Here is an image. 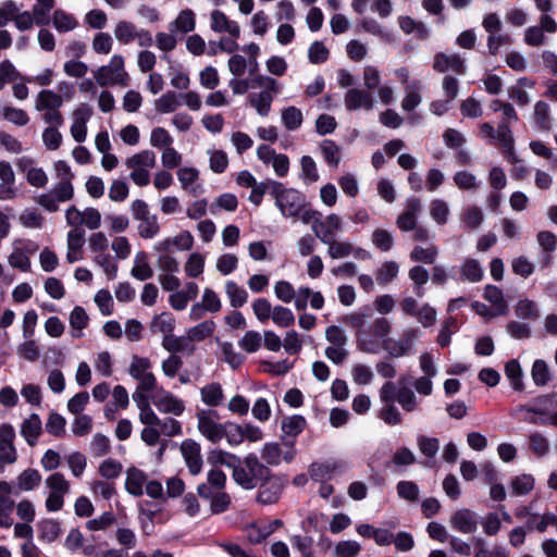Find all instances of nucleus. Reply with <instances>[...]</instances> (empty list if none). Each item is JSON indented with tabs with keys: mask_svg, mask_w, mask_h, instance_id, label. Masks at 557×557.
Returning <instances> with one entry per match:
<instances>
[{
	"mask_svg": "<svg viewBox=\"0 0 557 557\" xmlns=\"http://www.w3.org/2000/svg\"><path fill=\"white\" fill-rule=\"evenodd\" d=\"M45 484L49 490L45 500L47 510L50 512L61 510L64 505V496L70 492V482L65 479L64 474L54 472L45 480Z\"/></svg>",
	"mask_w": 557,
	"mask_h": 557,
	"instance_id": "obj_9",
	"label": "nucleus"
},
{
	"mask_svg": "<svg viewBox=\"0 0 557 557\" xmlns=\"http://www.w3.org/2000/svg\"><path fill=\"white\" fill-rule=\"evenodd\" d=\"M89 317L86 310L81 306H76L70 313V326L72 329V336L76 338L82 337V331L87 327Z\"/></svg>",
	"mask_w": 557,
	"mask_h": 557,
	"instance_id": "obj_51",
	"label": "nucleus"
},
{
	"mask_svg": "<svg viewBox=\"0 0 557 557\" xmlns=\"http://www.w3.org/2000/svg\"><path fill=\"white\" fill-rule=\"evenodd\" d=\"M21 435L26 443L34 447L42 432V422L37 413H32L21 424Z\"/></svg>",
	"mask_w": 557,
	"mask_h": 557,
	"instance_id": "obj_30",
	"label": "nucleus"
},
{
	"mask_svg": "<svg viewBox=\"0 0 557 557\" xmlns=\"http://www.w3.org/2000/svg\"><path fill=\"white\" fill-rule=\"evenodd\" d=\"M150 327L152 333L161 334L162 338H166L173 334L175 319L170 313H161L153 318Z\"/></svg>",
	"mask_w": 557,
	"mask_h": 557,
	"instance_id": "obj_50",
	"label": "nucleus"
},
{
	"mask_svg": "<svg viewBox=\"0 0 557 557\" xmlns=\"http://www.w3.org/2000/svg\"><path fill=\"white\" fill-rule=\"evenodd\" d=\"M201 400L211 407L220 406L224 400V393L221 384L210 383L200 389Z\"/></svg>",
	"mask_w": 557,
	"mask_h": 557,
	"instance_id": "obj_48",
	"label": "nucleus"
},
{
	"mask_svg": "<svg viewBox=\"0 0 557 557\" xmlns=\"http://www.w3.org/2000/svg\"><path fill=\"white\" fill-rule=\"evenodd\" d=\"M307 425L306 419L300 414L285 417L282 420L281 429L284 437H296Z\"/></svg>",
	"mask_w": 557,
	"mask_h": 557,
	"instance_id": "obj_46",
	"label": "nucleus"
},
{
	"mask_svg": "<svg viewBox=\"0 0 557 557\" xmlns=\"http://www.w3.org/2000/svg\"><path fill=\"white\" fill-rule=\"evenodd\" d=\"M320 150L321 153L327 164H330L333 168H337L341 160V147L331 139H324L320 144Z\"/></svg>",
	"mask_w": 557,
	"mask_h": 557,
	"instance_id": "obj_56",
	"label": "nucleus"
},
{
	"mask_svg": "<svg viewBox=\"0 0 557 557\" xmlns=\"http://www.w3.org/2000/svg\"><path fill=\"white\" fill-rule=\"evenodd\" d=\"M225 294L233 308L243 307L248 300V293L234 281L225 282Z\"/></svg>",
	"mask_w": 557,
	"mask_h": 557,
	"instance_id": "obj_52",
	"label": "nucleus"
},
{
	"mask_svg": "<svg viewBox=\"0 0 557 557\" xmlns=\"http://www.w3.org/2000/svg\"><path fill=\"white\" fill-rule=\"evenodd\" d=\"M52 24L60 33H67L78 26L76 17L63 10H55L52 15Z\"/></svg>",
	"mask_w": 557,
	"mask_h": 557,
	"instance_id": "obj_54",
	"label": "nucleus"
},
{
	"mask_svg": "<svg viewBox=\"0 0 557 557\" xmlns=\"http://www.w3.org/2000/svg\"><path fill=\"white\" fill-rule=\"evenodd\" d=\"M346 468L345 461L317 462L311 465L310 475L313 480L323 482L337 473H343Z\"/></svg>",
	"mask_w": 557,
	"mask_h": 557,
	"instance_id": "obj_26",
	"label": "nucleus"
},
{
	"mask_svg": "<svg viewBox=\"0 0 557 557\" xmlns=\"http://www.w3.org/2000/svg\"><path fill=\"white\" fill-rule=\"evenodd\" d=\"M15 430L9 424L0 425V460L4 463H14L17 458L14 447Z\"/></svg>",
	"mask_w": 557,
	"mask_h": 557,
	"instance_id": "obj_22",
	"label": "nucleus"
},
{
	"mask_svg": "<svg viewBox=\"0 0 557 557\" xmlns=\"http://www.w3.org/2000/svg\"><path fill=\"white\" fill-rule=\"evenodd\" d=\"M422 82L412 79L410 84L404 87V98L401 100V109L405 112H411L422 102Z\"/></svg>",
	"mask_w": 557,
	"mask_h": 557,
	"instance_id": "obj_28",
	"label": "nucleus"
},
{
	"mask_svg": "<svg viewBox=\"0 0 557 557\" xmlns=\"http://www.w3.org/2000/svg\"><path fill=\"white\" fill-rule=\"evenodd\" d=\"M274 532L273 523H252L246 528L247 540L259 544Z\"/></svg>",
	"mask_w": 557,
	"mask_h": 557,
	"instance_id": "obj_53",
	"label": "nucleus"
},
{
	"mask_svg": "<svg viewBox=\"0 0 557 557\" xmlns=\"http://www.w3.org/2000/svg\"><path fill=\"white\" fill-rule=\"evenodd\" d=\"M421 212V201L418 198H408L404 211L397 216L396 225L403 232L413 231Z\"/></svg>",
	"mask_w": 557,
	"mask_h": 557,
	"instance_id": "obj_21",
	"label": "nucleus"
},
{
	"mask_svg": "<svg viewBox=\"0 0 557 557\" xmlns=\"http://www.w3.org/2000/svg\"><path fill=\"white\" fill-rule=\"evenodd\" d=\"M396 400L406 412H412L419 408V401L414 392L407 386H403L397 391Z\"/></svg>",
	"mask_w": 557,
	"mask_h": 557,
	"instance_id": "obj_61",
	"label": "nucleus"
},
{
	"mask_svg": "<svg viewBox=\"0 0 557 557\" xmlns=\"http://www.w3.org/2000/svg\"><path fill=\"white\" fill-rule=\"evenodd\" d=\"M133 400L139 410V421L146 426H158L160 419L150 407L148 396L133 393Z\"/></svg>",
	"mask_w": 557,
	"mask_h": 557,
	"instance_id": "obj_31",
	"label": "nucleus"
},
{
	"mask_svg": "<svg viewBox=\"0 0 557 557\" xmlns=\"http://www.w3.org/2000/svg\"><path fill=\"white\" fill-rule=\"evenodd\" d=\"M513 311L516 317L523 321H535L540 318L536 302L528 298L520 299L516 304Z\"/></svg>",
	"mask_w": 557,
	"mask_h": 557,
	"instance_id": "obj_45",
	"label": "nucleus"
},
{
	"mask_svg": "<svg viewBox=\"0 0 557 557\" xmlns=\"http://www.w3.org/2000/svg\"><path fill=\"white\" fill-rule=\"evenodd\" d=\"M196 27V14L191 9L182 10L175 20L170 23L169 29L172 33L187 34Z\"/></svg>",
	"mask_w": 557,
	"mask_h": 557,
	"instance_id": "obj_33",
	"label": "nucleus"
},
{
	"mask_svg": "<svg viewBox=\"0 0 557 557\" xmlns=\"http://www.w3.org/2000/svg\"><path fill=\"white\" fill-rule=\"evenodd\" d=\"M253 85L261 90L250 94L248 103L260 116H268L274 98L281 92V84L269 75L256 74Z\"/></svg>",
	"mask_w": 557,
	"mask_h": 557,
	"instance_id": "obj_1",
	"label": "nucleus"
},
{
	"mask_svg": "<svg viewBox=\"0 0 557 557\" xmlns=\"http://www.w3.org/2000/svg\"><path fill=\"white\" fill-rule=\"evenodd\" d=\"M392 332V323L388 319L380 317L367 325L364 331L366 342H359L357 349L367 354H376L380 349L385 350V345H391L388 338Z\"/></svg>",
	"mask_w": 557,
	"mask_h": 557,
	"instance_id": "obj_2",
	"label": "nucleus"
},
{
	"mask_svg": "<svg viewBox=\"0 0 557 557\" xmlns=\"http://www.w3.org/2000/svg\"><path fill=\"white\" fill-rule=\"evenodd\" d=\"M557 32V22L548 14L540 17L539 25L530 26L524 30V42L531 47H540L546 44L545 33Z\"/></svg>",
	"mask_w": 557,
	"mask_h": 557,
	"instance_id": "obj_12",
	"label": "nucleus"
},
{
	"mask_svg": "<svg viewBox=\"0 0 557 557\" xmlns=\"http://www.w3.org/2000/svg\"><path fill=\"white\" fill-rule=\"evenodd\" d=\"M535 485V479L531 474H519L511 480V493L516 496L527 495L531 493Z\"/></svg>",
	"mask_w": 557,
	"mask_h": 557,
	"instance_id": "obj_59",
	"label": "nucleus"
},
{
	"mask_svg": "<svg viewBox=\"0 0 557 557\" xmlns=\"http://www.w3.org/2000/svg\"><path fill=\"white\" fill-rule=\"evenodd\" d=\"M398 25L405 34H414L419 39H426L429 37V29L421 21L404 15L398 17Z\"/></svg>",
	"mask_w": 557,
	"mask_h": 557,
	"instance_id": "obj_43",
	"label": "nucleus"
},
{
	"mask_svg": "<svg viewBox=\"0 0 557 557\" xmlns=\"http://www.w3.org/2000/svg\"><path fill=\"white\" fill-rule=\"evenodd\" d=\"M281 119L288 131H295L302 124L304 116L300 109L292 106L282 110Z\"/></svg>",
	"mask_w": 557,
	"mask_h": 557,
	"instance_id": "obj_63",
	"label": "nucleus"
},
{
	"mask_svg": "<svg viewBox=\"0 0 557 557\" xmlns=\"http://www.w3.org/2000/svg\"><path fill=\"white\" fill-rule=\"evenodd\" d=\"M449 522L453 529L463 534H472L478 529L476 515L470 509L457 510L450 517Z\"/></svg>",
	"mask_w": 557,
	"mask_h": 557,
	"instance_id": "obj_24",
	"label": "nucleus"
},
{
	"mask_svg": "<svg viewBox=\"0 0 557 557\" xmlns=\"http://www.w3.org/2000/svg\"><path fill=\"white\" fill-rule=\"evenodd\" d=\"M92 110L86 104H78L72 112L70 133L76 143H84L87 138V123L91 119Z\"/></svg>",
	"mask_w": 557,
	"mask_h": 557,
	"instance_id": "obj_14",
	"label": "nucleus"
},
{
	"mask_svg": "<svg viewBox=\"0 0 557 557\" xmlns=\"http://www.w3.org/2000/svg\"><path fill=\"white\" fill-rule=\"evenodd\" d=\"M268 473V468L255 455L250 454L239 460L232 475L239 486L245 490H252L262 479L267 478Z\"/></svg>",
	"mask_w": 557,
	"mask_h": 557,
	"instance_id": "obj_3",
	"label": "nucleus"
},
{
	"mask_svg": "<svg viewBox=\"0 0 557 557\" xmlns=\"http://www.w3.org/2000/svg\"><path fill=\"white\" fill-rule=\"evenodd\" d=\"M283 491V482L280 478H267L259 487L257 500L263 505H271L278 500Z\"/></svg>",
	"mask_w": 557,
	"mask_h": 557,
	"instance_id": "obj_25",
	"label": "nucleus"
},
{
	"mask_svg": "<svg viewBox=\"0 0 557 557\" xmlns=\"http://www.w3.org/2000/svg\"><path fill=\"white\" fill-rule=\"evenodd\" d=\"M131 211L138 224V235L145 239L156 237L160 232L158 218L150 213L147 202L141 199H135L131 203Z\"/></svg>",
	"mask_w": 557,
	"mask_h": 557,
	"instance_id": "obj_8",
	"label": "nucleus"
},
{
	"mask_svg": "<svg viewBox=\"0 0 557 557\" xmlns=\"http://www.w3.org/2000/svg\"><path fill=\"white\" fill-rule=\"evenodd\" d=\"M344 104L347 111H357L360 109L371 111L374 108L375 100L368 90L350 88L344 96Z\"/></svg>",
	"mask_w": 557,
	"mask_h": 557,
	"instance_id": "obj_19",
	"label": "nucleus"
},
{
	"mask_svg": "<svg viewBox=\"0 0 557 557\" xmlns=\"http://www.w3.org/2000/svg\"><path fill=\"white\" fill-rule=\"evenodd\" d=\"M138 27L129 21H119L114 27V37L122 45H128L135 40Z\"/></svg>",
	"mask_w": 557,
	"mask_h": 557,
	"instance_id": "obj_47",
	"label": "nucleus"
},
{
	"mask_svg": "<svg viewBox=\"0 0 557 557\" xmlns=\"http://www.w3.org/2000/svg\"><path fill=\"white\" fill-rule=\"evenodd\" d=\"M162 347L172 355L177 352L193 354L195 346L191 344L188 335L186 336H174L173 334L166 338H162Z\"/></svg>",
	"mask_w": 557,
	"mask_h": 557,
	"instance_id": "obj_38",
	"label": "nucleus"
},
{
	"mask_svg": "<svg viewBox=\"0 0 557 557\" xmlns=\"http://www.w3.org/2000/svg\"><path fill=\"white\" fill-rule=\"evenodd\" d=\"M398 272L399 265L397 262L392 260L385 261L377 268L375 272L376 282L380 285L385 286L397 277Z\"/></svg>",
	"mask_w": 557,
	"mask_h": 557,
	"instance_id": "obj_57",
	"label": "nucleus"
},
{
	"mask_svg": "<svg viewBox=\"0 0 557 557\" xmlns=\"http://www.w3.org/2000/svg\"><path fill=\"white\" fill-rule=\"evenodd\" d=\"M94 78L100 87L127 86L129 75L125 70L123 55L113 54L108 64L101 65L94 71Z\"/></svg>",
	"mask_w": 557,
	"mask_h": 557,
	"instance_id": "obj_4",
	"label": "nucleus"
},
{
	"mask_svg": "<svg viewBox=\"0 0 557 557\" xmlns=\"http://www.w3.org/2000/svg\"><path fill=\"white\" fill-rule=\"evenodd\" d=\"M294 454L292 451H287L285 454L282 453L281 446L277 443H267L261 450V458L271 466H277L283 460L286 462L292 461Z\"/></svg>",
	"mask_w": 557,
	"mask_h": 557,
	"instance_id": "obj_35",
	"label": "nucleus"
},
{
	"mask_svg": "<svg viewBox=\"0 0 557 557\" xmlns=\"http://www.w3.org/2000/svg\"><path fill=\"white\" fill-rule=\"evenodd\" d=\"M41 479L38 470L28 468L16 476L15 485L20 492H30L40 485Z\"/></svg>",
	"mask_w": 557,
	"mask_h": 557,
	"instance_id": "obj_40",
	"label": "nucleus"
},
{
	"mask_svg": "<svg viewBox=\"0 0 557 557\" xmlns=\"http://www.w3.org/2000/svg\"><path fill=\"white\" fill-rule=\"evenodd\" d=\"M345 322L355 332L356 346L359 344V342H366V339L362 338V336L366 337L364 331L368 325L367 324V314L361 313V312L350 313L345 318Z\"/></svg>",
	"mask_w": 557,
	"mask_h": 557,
	"instance_id": "obj_55",
	"label": "nucleus"
},
{
	"mask_svg": "<svg viewBox=\"0 0 557 557\" xmlns=\"http://www.w3.org/2000/svg\"><path fill=\"white\" fill-rule=\"evenodd\" d=\"M271 320L280 327H290L294 325L296 318L289 308L276 305L273 307Z\"/></svg>",
	"mask_w": 557,
	"mask_h": 557,
	"instance_id": "obj_62",
	"label": "nucleus"
},
{
	"mask_svg": "<svg viewBox=\"0 0 557 557\" xmlns=\"http://www.w3.org/2000/svg\"><path fill=\"white\" fill-rule=\"evenodd\" d=\"M430 215L432 220L438 224L444 225L448 222L450 209L448 203L443 199H433L429 206Z\"/></svg>",
	"mask_w": 557,
	"mask_h": 557,
	"instance_id": "obj_58",
	"label": "nucleus"
},
{
	"mask_svg": "<svg viewBox=\"0 0 557 557\" xmlns=\"http://www.w3.org/2000/svg\"><path fill=\"white\" fill-rule=\"evenodd\" d=\"M371 242L379 250L387 252L394 246V236L388 230L375 228L371 234Z\"/></svg>",
	"mask_w": 557,
	"mask_h": 557,
	"instance_id": "obj_64",
	"label": "nucleus"
},
{
	"mask_svg": "<svg viewBox=\"0 0 557 557\" xmlns=\"http://www.w3.org/2000/svg\"><path fill=\"white\" fill-rule=\"evenodd\" d=\"M270 194L284 216L294 218L300 213L305 197L294 188H285L281 183L271 181Z\"/></svg>",
	"mask_w": 557,
	"mask_h": 557,
	"instance_id": "obj_5",
	"label": "nucleus"
},
{
	"mask_svg": "<svg viewBox=\"0 0 557 557\" xmlns=\"http://www.w3.org/2000/svg\"><path fill=\"white\" fill-rule=\"evenodd\" d=\"M534 122L541 131H549L552 127L550 108L545 101H537L534 106Z\"/></svg>",
	"mask_w": 557,
	"mask_h": 557,
	"instance_id": "obj_60",
	"label": "nucleus"
},
{
	"mask_svg": "<svg viewBox=\"0 0 557 557\" xmlns=\"http://www.w3.org/2000/svg\"><path fill=\"white\" fill-rule=\"evenodd\" d=\"M210 28L216 34H227L232 38L240 36L239 24L219 9L212 10L210 13Z\"/></svg>",
	"mask_w": 557,
	"mask_h": 557,
	"instance_id": "obj_18",
	"label": "nucleus"
},
{
	"mask_svg": "<svg viewBox=\"0 0 557 557\" xmlns=\"http://www.w3.org/2000/svg\"><path fill=\"white\" fill-rule=\"evenodd\" d=\"M319 239L327 246V255L332 259H342L354 253V247L348 242H339L330 236V230L319 234Z\"/></svg>",
	"mask_w": 557,
	"mask_h": 557,
	"instance_id": "obj_27",
	"label": "nucleus"
},
{
	"mask_svg": "<svg viewBox=\"0 0 557 557\" xmlns=\"http://www.w3.org/2000/svg\"><path fill=\"white\" fill-rule=\"evenodd\" d=\"M180 451L189 472L193 475L199 474L203 465L200 444L194 440L187 438L182 442Z\"/></svg>",
	"mask_w": 557,
	"mask_h": 557,
	"instance_id": "obj_16",
	"label": "nucleus"
},
{
	"mask_svg": "<svg viewBox=\"0 0 557 557\" xmlns=\"http://www.w3.org/2000/svg\"><path fill=\"white\" fill-rule=\"evenodd\" d=\"M131 275L137 281H147L153 276V269L149 263V259L146 252L138 251L133 261L131 269Z\"/></svg>",
	"mask_w": 557,
	"mask_h": 557,
	"instance_id": "obj_34",
	"label": "nucleus"
},
{
	"mask_svg": "<svg viewBox=\"0 0 557 557\" xmlns=\"http://www.w3.org/2000/svg\"><path fill=\"white\" fill-rule=\"evenodd\" d=\"M36 247L28 239L17 238L12 242V251L8 257V263L14 269L27 272L30 268V255Z\"/></svg>",
	"mask_w": 557,
	"mask_h": 557,
	"instance_id": "obj_11",
	"label": "nucleus"
},
{
	"mask_svg": "<svg viewBox=\"0 0 557 557\" xmlns=\"http://www.w3.org/2000/svg\"><path fill=\"white\" fill-rule=\"evenodd\" d=\"M419 336V329L408 327L404 330L403 335L398 341H391V345H385V351L395 358L406 356L411 351L413 343Z\"/></svg>",
	"mask_w": 557,
	"mask_h": 557,
	"instance_id": "obj_20",
	"label": "nucleus"
},
{
	"mask_svg": "<svg viewBox=\"0 0 557 557\" xmlns=\"http://www.w3.org/2000/svg\"><path fill=\"white\" fill-rule=\"evenodd\" d=\"M433 69L440 73L454 72L457 75H465L467 72L465 60L458 53H436Z\"/></svg>",
	"mask_w": 557,
	"mask_h": 557,
	"instance_id": "obj_17",
	"label": "nucleus"
},
{
	"mask_svg": "<svg viewBox=\"0 0 557 557\" xmlns=\"http://www.w3.org/2000/svg\"><path fill=\"white\" fill-rule=\"evenodd\" d=\"M85 243L84 230H70L66 234V260L69 263L81 261L84 258Z\"/></svg>",
	"mask_w": 557,
	"mask_h": 557,
	"instance_id": "obj_23",
	"label": "nucleus"
},
{
	"mask_svg": "<svg viewBox=\"0 0 557 557\" xmlns=\"http://www.w3.org/2000/svg\"><path fill=\"white\" fill-rule=\"evenodd\" d=\"M197 492L202 498L211 499L210 506L213 513L225 511L231 504V498L226 493L221 491L213 493L205 483L197 487Z\"/></svg>",
	"mask_w": 557,
	"mask_h": 557,
	"instance_id": "obj_29",
	"label": "nucleus"
},
{
	"mask_svg": "<svg viewBox=\"0 0 557 557\" xmlns=\"http://www.w3.org/2000/svg\"><path fill=\"white\" fill-rule=\"evenodd\" d=\"M151 400L156 408L162 413L181 416L185 411L184 401L163 388H159L151 396Z\"/></svg>",
	"mask_w": 557,
	"mask_h": 557,
	"instance_id": "obj_15",
	"label": "nucleus"
},
{
	"mask_svg": "<svg viewBox=\"0 0 557 557\" xmlns=\"http://www.w3.org/2000/svg\"><path fill=\"white\" fill-rule=\"evenodd\" d=\"M494 139L497 140L504 149L508 152V159L510 162H516L517 157L513 151V136L510 131L509 124L506 121H502L495 129Z\"/></svg>",
	"mask_w": 557,
	"mask_h": 557,
	"instance_id": "obj_39",
	"label": "nucleus"
},
{
	"mask_svg": "<svg viewBox=\"0 0 557 557\" xmlns=\"http://www.w3.org/2000/svg\"><path fill=\"white\" fill-rule=\"evenodd\" d=\"M484 222V213L480 207L468 206L460 214V223L466 230L473 231L479 228Z\"/></svg>",
	"mask_w": 557,
	"mask_h": 557,
	"instance_id": "obj_41",
	"label": "nucleus"
},
{
	"mask_svg": "<svg viewBox=\"0 0 557 557\" xmlns=\"http://www.w3.org/2000/svg\"><path fill=\"white\" fill-rule=\"evenodd\" d=\"M147 481V474L143 470L129 468L126 471L125 488L133 496H141Z\"/></svg>",
	"mask_w": 557,
	"mask_h": 557,
	"instance_id": "obj_32",
	"label": "nucleus"
},
{
	"mask_svg": "<svg viewBox=\"0 0 557 557\" xmlns=\"http://www.w3.org/2000/svg\"><path fill=\"white\" fill-rule=\"evenodd\" d=\"M257 157L264 164H271L278 177H284L289 171V159L286 154L276 153L269 145H260L257 148Z\"/></svg>",
	"mask_w": 557,
	"mask_h": 557,
	"instance_id": "obj_13",
	"label": "nucleus"
},
{
	"mask_svg": "<svg viewBox=\"0 0 557 557\" xmlns=\"http://www.w3.org/2000/svg\"><path fill=\"white\" fill-rule=\"evenodd\" d=\"M62 106L63 98L61 95L52 89H42L35 98L34 108L36 111H41L45 109H61Z\"/></svg>",
	"mask_w": 557,
	"mask_h": 557,
	"instance_id": "obj_36",
	"label": "nucleus"
},
{
	"mask_svg": "<svg viewBox=\"0 0 557 557\" xmlns=\"http://www.w3.org/2000/svg\"><path fill=\"white\" fill-rule=\"evenodd\" d=\"M38 534L41 541L52 543L61 534V524L54 519H44L38 523Z\"/></svg>",
	"mask_w": 557,
	"mask_h": 557,
	"instance_id": "obj_49",
	"label": "nucleus"
},
{
	"mask_svg": "<svg viewBox=\"0 0 557 557\" xmlns=\"http://www.w3.org/2000/svg\"><path fill=\"white\" fill-rule=\"evenodd\" d=\"M484 298L495 306L492 317L505 314L508 310L502 289L494 285H487L484 289Z\"/></svg>",
	"mask_w": 557,
	"mask_h": 557,
	"instance_id": "obj_44",
	"label": "nucleus"
},
{
	"mask_svg": "<svg viewBox=\"0 0 557 557\" xmlns=\"http://www.w3.org/2000/svg\"><path fill=\"white\" fill-rule=\"evenodd\" d=\"M219 419V414L214 410H200L197 413L199 433L213 444L224 438L225 423H220Z\"/></svg>",
	"mask_w": 557,
	"mask_h": 557,
	"instance_id": "obj_10",
	"label": "nucleus"
},
{
	"mask_svg": "<svg viewBox=\"0 0 557 557\" xmlns=\"http://www.w3.org/2000/svg\"><path fill=\"white\" fill-rule=\"evenodd\" d=\"M151 368L152 363L148 358L138 355L132 356L128 374L138 383L134 393L147 395L157 389V377Z\"/></svg>",
	"mask_w": 557,
	"mask_h": 557,
	"instance_id": "obj_7",
	"label": "nucleus"
},
{
	"mask_svg": "<svg viewBox=\"0 0 557 557\" xmlns=\"http://www.w3.org/2000/svg\"><path fill=\"white\" fill-rule=\"evenodd\" d=\"M0 117L18 127H23L29 123L28 113L11 104L0 107Z\"/></svg>",
	"mask_w": 557,
	"mask_h": 557,
	"instance_id": "obj_42",
	"label": "nucleus"
},
{
	"mask_svg": "<svg viewBox=\"0 0 557 557\" xmlns=\"http://www.w3.org/2000/svg\"><path fill=\"white\" fill-rule=\"evenodd\" d=\"M156 153L149 149L134 153L125 160V165L131 171L129 178L139 187L150 183V170L156 166Z\"/></svg>",
	"mask_w": 557,
	"mask_h": 557,
	"instance_id": "obj_6",
	"label": "nucleus"
},
{
	"mask_svg": "<svg viewBox=\"0 0 557 557\" xmlns=\"http://www.w3.org/2000/svg\"><path fill=\"white\" fill-rule=\"evenodd\" d=\"M177 178L183 190L188 191L193 196L200 193L201 187L194 185L199 178V171L197 169L190 166L181 168L177 171Z\"/></svg>",
	"mask_w": 557,
	"mask_h": 557,
	"instance_id": "obj_37",
	"label": "nucleus"
}]
</instances>
